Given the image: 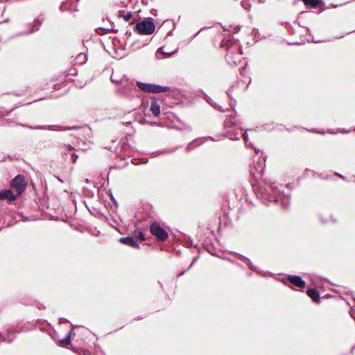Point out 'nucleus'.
Wrapping results in <instances>:
<instances>
[{"mask_svg": "<svg viewBox=\"0 0 355 355\" xmlns=\"http://www.w3.org/2000/svg\"><path fill=\"white\" fill-rule=\"evenodd\" d=\"M119 241L123 244L128 245L133 248H139V247L138 243L135 241L132 237L121 238Z\"/></svg>", "mask_w": 355, "mask_h": 355, "instance_id": "9d476101", "label": "nucleus"}, {"mask_svg": "<svg viewBox=\"0 0 355 355\" xmlns=\"http://www.w3.org/2000/svg\"><path fill=\"white\" fill-rule=\"evenodd\" d=\"M0 199H7L12 201L16 199V196L10 189H6L0 191Z\"/></svg>", "mask_w": 355, "mask_h": 355, "instance_id": "1a4fd4ad", "label": "nucleus"}, {"mask_svg": "<svg viewBox=\"0 0 355 355\" xmlns=\"http://www.w3.org/2000/svg\"><path fill=\"white\" fill-rule=\"evenodd\" d=\"M150 110L152 112V113L155 116H157L159 115V114H160V106L157 103L156 100L154 99V100L151 101Z\"/></svg>", "mask_w": 355, "mask_h": 355, "instance_id": "f8f14e48", "label": "nucleus"}, {"mask_svg": "<svg viewBox=\"0 0 355 355\" xmlns=\"http://www.w3.org/2000/svg\"><path fill=\"white\" fill-rule=\"evenodd\" d=\"M230 64L237 65L241 62V53L237 47H230L225 55Z\"/></svg>", "mask_w": 355, "mask_h": 355, "instance_id": "7ed1b4c3", "label": "nucleus"}, {"mask_svg": "<svg viewBox=\"0 0 355 355\" xmlns=\"http://www.w3.org/2000/svg\"><path fill=\"white\" fill-rule=\"evenodd\" d=\"M71 159H72V162L75 163L76 162L77 158H78V155L76 153H71Z\"/></svg>", "mask_w": 355, "mask_h": 355, "instance_id": "6ab92c4d", "label": "nucleus"}, {"mask_svg": "<svg viewBox=\"0 0 355 355\" xmlns=\"http://www.w3.org/2000/svg\"><path fill=\"white\" fill-rule=\"evenodd\" d=\"M88 355H91V354H88Z\"/></svg>", "mask_w": 355, "mask_h": 355, "instance_id": "cd10ccee", "label": "nucleus"}, {"mask_svg": "<svg viewBox=\"0 0 355 355\" xmlns=\"http://www.w3.org/2000/svg\"><path fill=\"white\" fill-rule=\"evenodd\" d=\"M71 334V331H70L68 334L67 336H66L64 338H63V339L60 340V343L62 345H67L70 343V342H71V338H70Z\"/></svg>", "mask_w": 355, "mask_h": 355, "instance_id": "4468645a", "label": "nucleus"}, {"mask_svg": "<svg viewBox=\"0 0 355 355\" xmlns=\"http://www.w3.org/2000/svg\"><path fill=\"white\" fill-rule=\"evenodd\" d=\"M12 188L15 189L17 196H20L26 189L25 179L23 175H17L12 182Z\"/></svg>", "mask_w": 355, "mask_h": 355, "instance_id": "39448f33", "label": "nucleus"}, {"mask_svg": "<svg viewBox=\"0 0 355 355\" xmlns=\"http://www.w3.org/2000/svg\"><path fill=\"white\" fill-rule=\"evenodd\" d=\"M76 60H77V62H79V63H85V61H86V55L84 54V53H80L77 57H76Z\"/></svg>", "mask_w": 355, "mask_h": 355, "instance_id": "2eb2a0df", "label": "nucleus"}, {"mask_svg": "<svg viewBox=\"0 0 355 355\" xmlns=\"http://www.w3.org/2000/svg\"><path fill=\"white\" fill-rule=\"evenodd\" d=\"M184 273V271H183V272H180L179 275H180H180H182Z\"/></svg>", "mask_w": 355, "mask_h": 355, "instance_id": "bb28decb", "label": "nucleus"}, {"mask_svg": "<svg viewBox=\"0 0 355 355\" xmlns=\"http://www.w3.org/2000/svg\"><path fill=\"white\" fill-rule=\"evenodd\" d=\"M137 85L138 87L144 92L148 93H162L166 92L169 90L168 87L160 86L155 84L144 83L141 82H137Z\"/></svg>", "mask_w": 355, "mask_h": 355, "instance_id": "f03ea898", "label": "nucleus"}, {"mask_svg": "<svg viewBox=\"0 0 355 355\" xmlns=\"http://www.w3.org/2000/svg\"><path fill=\"white\" fill-rule=\"evenodd\" d=\"M155 24L148 20H144L135 27V31L140 35H150L155 31Z\"/></svg>", "mask_w": 355, "mask_h": 355, "instance_id": "f257e3e1", "label": "nucleus"}, {"mask_svg": "<svg viewBox=\"0 0 355 355\" xmlns=\"http://www.w3.org/2000/svg\"><path fill=\"white\" fill-rule=\"evenodd\" d=\"M234 89V87H232V88L229 90V92H228V94H229V96H230V97L231 98H232L231 93H232V92H233Z\"/></svg>", "mask_w": 355, "mask_h": 355, "instance_id": "412c9836", "label": "nucleus"}, {"mask_svg": "<svg viewBox=\"0 0 355 355\" xmlns=\"http://www.w3.org/2000/svg\"><path fill=\"white\" fill-rule=\"evenodd\" d=\"M150 229L152 234H153L159 241H165L167 239L168 236L167 232L160 227L157 223H153Z\"/></svg>", "mask_w": 355, "mask_h": 355, "instance_id": "20e7f679", "label": "nucleus"}, {"mask_svg": "<svg viewBox=\"0 0 355 355\" xmlns=\"http://www.w3.org/2000/svg\"><path fill=\"white\" fill-rule=\"evenodd\" d=\"M120 16L122 17L125 21H128L132 17V13L131 12H129L126 14L122 15L121 11H120Z\"/></svg>", "mask_w": 355, "mask_h": 355, "instance_id": "dca6fc26", "label": "nucleus"}, {"mask_svg": "<svg viewBox=\"0 0 355 355\" xmlns=\"http://www.w3.org/2000/svg\"><path fill=\"white\" fill-rule=\"evenodd\" d=\"M64 147L66 150H67L68 152H71V150H73V148L70 144H64Z\"/></svg>", "mask_w": 355, "mask_h": 355, "instance_id": "aec40b11", "label": "nucleus"}, {"mask_svg": "<svg viewBox=\"0 0 355 355\" xmlns=\"http://www.w3.org/2000/svg\"><path fill=\"white\" fill-rule=\"evenodd\" d=\"M255 171H253V167L251 168V174L254 178H259L263 171L264 166L262 165L261 160L259 159L257 161H254V166Z\"/></svg>", "mask_w": 355, "mask_h": 355, "instance_id": "0eeeda50", "label": "nucleus"}, {"mask_svg": "<svg viewBox=\"0 0 355 355\" xmlns=\"http://www.w3.org/2000/svg\"><path fill=\"white\" fill-rule=\"evenodd\" d=\"M243 137H244V140L246 141L247 137H248L247 135L245 133L243 134Z\"/></svg>", "mask_w": 355, "mask_h": 355, "instance_id": "4be33fe9", "label": "nucleus"}, {"mask_svg": "<svg viewBox=\"0 0 355 355\" xmlns=\"http://www.w3.org/2000/svg\"><path fill=\"white\" fill-rule=\"evenodd\" d=\"M71 128H63L62 130H71Z\"/></svg>", "mask_w": 355, "mask_h": 355, "instance_id": "a878e982", "label": "nucleus"}, {"mask_svg": "<svg viewBox=\"0 0 355 355\" xmlns=\"http://www.w3.org/2000/svg\"><path fill=\"white\" fill-rule=\"evenodd\" d=\"M302 1L309 8H315L319 6L323 5L322 0H302Z\"/></svg>", "mask_w": 355, "mask_h": 355, "instance_id": "9b49d317", "label": "nucleus"}, {"mask_svg": "<svg viewBox=\"0 0 355 355\" xmlns=\"http://www.w3.org/2000/svg\"><path fill=\"white\" fill-rule=\"evenodd\" d=\"M37 129H46V128L44 127H41V126H39L37 128H36Z\"/></svg>", "mask_w": 355, "mask_h": 355, "instance_id": "5701e85b", "label": "nucleus"}, {"mask_svg": "<svg viewBox=\"0 0 355 355\" xmlns=\"http://www.w3.org/2000/svg\"><path fill=\"white\" fill-rule=\"evenodd\" d=\"M121 93H123L124 95L128 96V94L125 93V92L120 91Z\"/></svg>", "mask_w": 355, "mask_h": 355, "instance_id": "b1692460", "label": "nucleus"}, {"mask_svg": "<svg viewBox=\"0 0 355 355\" xmlns=\"http://www.w3.org/2000/svg\"><path fill=\"white\" fill-rule=\"evenodd\" d=\"M110 80L112 83L116 84H120V80L117 79V78H114V75L112 74L110 77Z\"/></svg>", "mask_w": 355, "mask_h": 355, "instance_id": "f3484780", "label": "nucleus"}, {"mask_svg": "<svg viewBox=\"0 0 355 355\" xmlns=\"http://www.w3.org/2000/svg\"><path fill=\"white\" fill-rule=\"evenodd\" d=\"M194 261H195V259H193V261H192V263L190 264L189 268H191V267L192 266V265H193V263Z\"/></svg>", "mask_w": 355, "mask_h": 355, "instance_id": "393cba45", "label": "nucleus"}, {"mask_svg": "<svg viewBox=\"0 0 355 355\" xmlns=\"http://www.w3.org/2000/svg\"><path fill=\"white\" fill-rule=\"evenodd\" d=\"M120 85L124 89L129 90L130 92H133V94L137 92L134 83L130 81L128 78L123 77L120 80Z\"/></svg>", "mask_w": 355, "mask_h": 355, "instance_id": "423d86ee", "label": "nucleus"}, {"mask_svg": "<svg viewBox=\"0 0 355 355\" xmlns=\"http://www.w3.org/2000/svg\"><path fill=\"white\" fill-rule=\"evenodd\" d=\"M307 295L315 302H318L320 298V295L317 289L309 288L306 291Z\"/></svg>", "mask_w": 355, "mask_h": 355, "instance_id": "ddd939ff", "label": "nucleus"}, {"mask_svg": "<svg viewBox=\"0 0 355 355\" xmlns=\"http://www.w3.org/2000/svg\"><path fill=\"white\" fill-rule=\"evenodd\" d=\"M136 236L141 241H145V236L142 232H139Z\"/></svg>", "mask_w": 355, "mask_h": 355, "instance_id": "a211bd4d", "label": "nucleus"}, {"mask_svg": "<svg viewBox=\"0 0 355 355\" xmlns=\"http://www.w3.org/2000/svg\"><path fill=\"white\" fill-rule=\"evenodd\" d=\"M288 280L290 283L299 288H304L305 286V282L300 276H289Z\"/></svg>", "mask_w": 355, "mask_h": 355, "instance_id": "6e6552de", "label": "nucleus"}]
</instances>
